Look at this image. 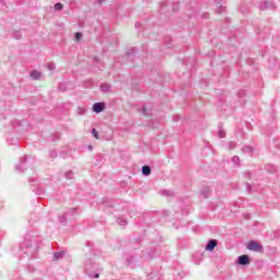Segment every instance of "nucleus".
<instances>
[{
	"mask_svg": "<svg viewBox=\"0 0 280 280\" xmlns=\"http://www.w3.org/2000/svg\"><path fill=\"white\" fill-rule=\"evenodd\" d=\"M65 257V252H55L52 254V261H58V259H62Z\"/></svg>",
	"mask_w": 280,
	"mask_h": 280,
	"instance_id": "14",
	"label": "nucleus"
},
{
	"mask_svg": "<svg viewBox=\"0 0 280 280\" xmlns=\"http://www.w3.org/2000/svg\"><path fill=\"white\" fill-rule=\"evenodd\" d=\"M255 152V149H253V147L250 145H245L242 148V153L243 154H249L252 155Z\"/></svg>",
	"mask_w": 280,
	"mask_h": 280,
	"instance_id": "12",
	"label": "nucleus"
},
{
	"mask_svg": "<svg viewBox=\"0 0 280 280\" xmlns=\"http://www.w3.org/2000/svg\"><path fill=\"white\" fill-rule=\"evenodd\" d=\"M228 148L229 150H235V148H237V143H235L234 141H231L228 143Z\"/></svg>",
	"mask_w": 280,
	"mask_h": 280,
	"instance_id": "27",
	"label": "nucleus"
},
{
	"mask_svg": "<svg viewBox=\"0 0 280 280\" xmlns=\"http://www.w3.org/2000/svg\"><path fill=\"white\" fill-rule=\"evenodd\" d=\"M69 214H67V212H65L61 217H59V222L60 224H65L67 222V217Z\"/></svg>",
	"mask_w": 280,
	"mask_h": 280,
	"instance_id": "24",
	"label": "nucleus"
},
{
	"mask_svg": "<svg viewBox=\"0 0 280 280\" xmlns=\"http://www.w3.org/2000/svg\"><path fill=\"white\" fill-rule=\"evenodd\" d=\"M43 194H45V191L43 190V188H37L36 195H37V196H43Z\"/></svg>",
	"mask_w": 280,
	"mask_h": 280,
	"instance_id": "37",
	"label": "nucleus"
},
{
	"mask_svg": "<svg viewBox=\"0 0 280 280\" xmlns=\"http://www.w3.org/2000/svg\"><path fill=\"white\" fill-rule=\"evenodd\" d=\"M260 10H268V2L260 3Z\"/></svg>",
	"mask_w": 280,
	"mask_h": 280,
	"instance_id": "35",
	"label": "nucleus"
},
{
	"mask_svg": "<svg viewBox=\"0 0 280 280\" xmlns=\"http://www.w3.org/2000/svg\"><path fill=\"white\" fill-rule=\"evenodd\" d=\"M147 259H154V255H152V253H149Z\"/></svg>",
	"mask_w": 280,
	"mask_h": 280,
	"instance_id": "42",
	"label": "nucleus"
},
{
	"mask_svg": "<svg viewBox=\"0 0 280 280\" xmlns=\"http://www.w3.org/2000/svg\"><path fill=\"white\" fill-rule=\"evenodd\" d=\"M32 163H34V159L27 155H24L23 158L20 159L19 164L15 165V171L20 172V174H23L25 170H27L28 167H32Z\"/></svg>",
	"mask_w": 280,
	"mask_h": 280,
	"instance_id": "3",
	"label": "nucleus"
},
{
	"mask_svg": "<svg viewBox=\"0 0 280 280\" xmlns=\"http://www.w3.org/2000/svg\"><path fill=\"white\" fill-rule=\"evenodd\" d=\"M106 110V103L98 102L93 104V113H96V115H100V113H104Z\"/></svg>",
	"mask_w": 280,
	"mask_h": 280,
	"instance_id": "5",
	"label": "nucleus"
},
{
	"mask_svg": "<svg viewBox=\"0 0 280 280\" xmlns=\"http://www.w3.org/2000/svg\"><path fill=\"white\" fill-rule=\"evenodd\" d=\"M34 180H36V179L30 178V179H28V183H34Z\"/></svg>",
	"mask_w": 280,
	"mask_h": 280,
	"instance_id": "49",
	"label": "nucleus"
},
{
	"mask_svg": "<svg viewBox=\"0 0 280 280\" xmlns=\"http://www.w3.org/2000/svg\"><path fill=\"white\" fill-rule=\"evenodd\" d=\"M92 135H93L94 139H100V133L97 132V129L93 128Z\"/></svg>",
	"mask_w": 280,
	"mask_h": 280,
	"instance_id": "29",
	"label": "nucleus"
},
{
	"mask_svg": "<svg viewBox=\"0 0 280 280\" xmlns=\"http://www.w3.org/2000/svg\"><path fill=\"white\" fill-rule=\"evenodd\" d=\"M97 270H100V268L95 266L92 259H88L85 261V275H88L90 279H100V273H97Z\"/></svg>",
	"mask_w": 280,
	"mask_h": 280,
	"instance_id": "2",
	"label": "nucleus"
},
{
	"mask_svg": "<svg viewBox=\"0 0 280 280\" xmlns=\"http://www.w3.org/2000/svg\"><path fill=\"white\" fill-rule=\"evenodd\" d=\"M62 8H63L62 3H61V2H57V3L55 4V7H54V10H55L56 12H62Z\"/></svg>",
	"mask_w": 280,
	"mask_h": 280,
	"instance_id": "22",
	"label": "nucleus"
},
{
	"mask_svg": "<svg viewBox=\"0 0 280 280\" xmlns=\"http://www.w3.org/2000/svg\"><path fill=\"white\" fill-rule=\"evenodd\" d=\"M13 38H15L16 40L21 39L23 36V33H21V31H13L12 34Z\"/></svg>",
	"mask_w": 280,
	"mask_h": 280,
	"instance_id": "20",
	"label": "nucleus"
},
{
	"mask_svg": "<svg viewBox=\"0 0 280 280\" xmlns=\"http://www.w3.org/2000/svg\"><path fill=\"white\" fill-rule=\"evenodd\" d=\"M59 91H67V86H65V83L59 84Z\"/></svg>",
	"mask_w": 280,
	"mask_h": 280,
	"instance_id": "38",
	"label": "nucleus"
},
{
	"mask_svg": "<svg viewBox=\"0 0 280 280\" xmlns=\"http://www.w3.org/2000/svg\"><path fill=\"white\" fill-rule=\"evenodd\" d=\"M222 12H224V7L220 4L217 9V14H222Z\"/></svg>",
	"mask_w": 280,
	"mask_h": 280,
	"instance_id": "34",
	"label": "nucleus"
},
{
	"mask_svg": "<svg viewBox=\"0 0 280 280\" xmlns=\"http://www.w3.org/2000/svg\"><path fill=\"white\" fill-rule=\"evenodd\" d=\"M238 97H246V91L245 90H240L237 93Z\"/></svg>",
	"mask_w": 280,
	"mask_h": 280,
	"instance_id": "32",
	"label": "nucleus"
},
{
	"mask_svg": "<svg viewBox=\"0 0 280 280\" xmlns=\"http://www.w3.org/2000/svg\"><path fill=\"white\" fill-rule=\"evenodd\" d=\"M116 223L119 225V226H126V224H128V221L124 218H117L116 219Z\"/></svg>",
	"mask_w": 280,
	"mask_h": 280,
	"instance_id": "18",
	"label": "nucleus"
},
{
	"mask_svg": "<svg viewBox=\"0 0 280 280\" xmlns=\"http://www.w3.org/2000/svg\"><path fill=\"white\" fill-rule=\"evenodd\" d=\"M77 113H78V115H85L86 114V107H78Z\"/></svg>",
	"mask_w": 280,
	"mask_h": 280,
	"instance_id": "26",
	"label": "nucleus"
},
{
	"mask_svg": "<svg viewBox=\"0 0 280 280\" xmlns=\"http://www.w3.org/2000/svg\"><path fill=\"white\" fill-rule=\"evenodd\" d=\"M141 115H144V117H150V115H152V113L148 112V107H145V105H143L140 109Z\"/></svg>",
	"mask_w": 280,
	"mask_h": 280,
	"instance_id": "19",
	"label": "nucleus"
},
{
	"mask_svg": "<svg viewBox=\"0 0 280 280\" xmlns=\"http://www.w3.org/2000/svg\"><path fill=\"white\" fill-rule=\"evenodd\" d=\"M167 3H170V1L164 2V3L161 4V10H162V11H163V8H165V7L167 5Z\"/></svg>",
	"mask_w": 280,
	"mask_h": 280,
	"instance_id": "43",
	"label": "nucleus"
},
{
	"mask_svg": "<svg viewBox=\"0 0 280 280\" xmlns=\"http://www.w3.org/2000/svg\"><path fill=\"white\" fill-rule=\"evenodd\" d=\"M101 91L102 93H108L110 91V84H107V83L101 84Z\"/></svg>",
	"mask_w": 280,
	"mask_h": 280,
	"instance_id": "17",
	"label": "nucleus"
},
{
	"mask_svg": "<svg viewBox=\"0 0 280 280\" xmlns=\"http://www.w3.org/2000/svg\"><path fill=\"white\" fill-rule=\"evenodd\" d=\"M31 78H32V80H40V78H43V73H40L37 70H32Z\"/></svg>",
	"mask_w": 280,
	"mask_h": 280,
	"instance_id": "11",
	"label": "nucleus"
},
{
	"mask_svg": "<svg viewBox=\"0 0 280 280\" xmlns=\"http://www.w3.org/2000/svg\"><path fill=\"white\" fill-rule=\"evenodd\" d=\"M178 11V7L173 5V12H177Z\"/></svg>",
	"mask_w": 280,
	"mask_h": 280,
	"instance_id": "45",
	"label": "nucleus"
},
{
	"mask_svg": "<svg viewBox=\"0 0 280 280\" xmlns=\"http://www.w3.org/2000/svg\"><path fill=\"white\" fill-rule=\"evenodd\" d=\"M199 196L207 200L209 196H211V188L209 186H205L200 189Z\"/></svg>",
	"mask_w": 280,
	"mask_h": 280,
	"instance_id": "8",
	"label": "nucleus"
},
{
	"mask_svg": "<svg viewBox=\"0 0 280 280\" xmlns=\"http://www.w3.org/2000/svg\"><path fill=\"white\" fill-rule=\"evenodd\" d=\"M68 215H78L79 209L78 208H71L69 211L66 212Z\"/></svg>",
	"mask_w": 280,
	"mask_h": 280,
	"instance_id": "21",
	"label": "nucleus"
},
{
	"mask_svg": "<svg viewBox=\"0 0 280 280\" xmlns=\"http://www.w3.org/2000/svg\"><path fill=\"white\" fill-rule=\"evenodd\" d=\"M43 242V236L38 235L36 232H28L25 235L24 242L20 246L13 247V255L19 257V259H25L28 257L32 259L38 253V247Z\"/></svg>",
	"mask_w": 280,
	"mask_h": 280,
	"instance_id": "1",
	"label": "nucleus"
},
{
	"mask_svg": "<svg viewBox=\"0 0 280 280\" xmlns=\"http://www.w3.org/2000/svg\"><path fill=\"white\" fill-rule=\"evenodd\" d=\"M5 0H0V10H7Z\"/></svg>",
	"mask_w": 280,
	"mask_h": 280,
	"instance_id": "30",
	"label": "nucleus"
},
{
	"mask_svg": "<svg viewBox=\"0 0 280 280\" xmlns=\"http://www.w3.org/2000/svg\"><path fill=\"white\" fill-rule=\"evenodd\" d=\"M246 190L247 191H252L253 190V186L250 184H246Z\"/></svg>",
	"mask_w": 280,
	"mask_h": 280,
	"instance_id": "40",
	"label": "nucleus"
},
{
	"mask_svg": "<svg viewBox=\"0 0 280 280\" xmlns=\"http://www.w3.org/2000/svg\"><path fill=\"white\" fill-rule=\"evenodd\" d=\"M178 119H180V117H179V116L174 117V118H173V121H178Z\"/></svg>",
	"mask_w": 280,
	"mask_h": 280,
	"instance_id": "48",
	"label": "nucleus"
},
{
	"mask_svg": "<svg viewBox=\"0 0 280 280\" xmlns=\"http://www.w3.org/2000/svg\"><path fill=\"white\" fill-rule=\"evenodd\" d=\"M66 178H67L68 180H72V179H73V173H72V171H68V172L66 173Z\"/></svg>",
	"mask_w": 280,
	"mask_h": 280,
	"instance_id": "28",
	"label": "nucleus"
},
{
	"mask_svg": "<svg viewBox=\"0 0 280 280\" xmlns=\"http://www.w3.org/2000/svg\"><path fill=\"white\" fill-rule=\"evenodd\" d=\"M106 0H97L98 3H104Z\"/></svg>",
	"mask_w": 280,
	"mask_h": 280,
	"instance_id": "50",
	"label": "nucleus"
},
{
	"mask_svg": "<svg viewBox=\"0 0 280 280\" xmlns=\"http://www.w3.org/2000/svg\"><path fill=\"white\" fill-rule=\"evenodd\" d=\"M266 172H268L269 174H275V172H277V166L272 165V164H267L265 166Z\"/></svg>",
	"mask_w": 280,
	"mask_h": 280,
	"instance_id": "16",
	"label": "nucleus"
},
{
	"mask_svg": "<svg viewBox=\"0 0 280 280\" xmlns=\"http://www.w3.org/2000/svg\"><path fill=\"white\" fill-rule=\"evenodd\" d=\"M217 2V5H220V3H222V1L224 0H214Z\"/></svg>",
	"mask_w": 280,
	"mask_h": 280,
	"instance_id": "47",
	"label": "nucleus"
},
{
	"mask_svg": "<svg viewBox=\"0 0 280 280\" xmlns=\"http://www.w3.org/2000/svg\"><path fill=\"white\" fill-rule=\"evenodd\" d=\"M126 264L129 266V268H137V266H139V257L129 256L126 259Z\"/></svg>",
	"mask_w": 280,
	"mask_h": 280,
	"instance_id": "6",
	"label": "nucleus"
},
{
	"mask_svg": "<svg viewBox=\"0 0 280 280\" xmlns=\"http://www.w3.org/2000/svg\"><path fill=\"white\" fill-rule=\"evenodd\" d=\"M135 27L136 30H139L141 27V22H136Z\"/></svg>",
	"mask_w": 280,
	"mask_h": 280,
	"instance_id": "41",
	"label": "nucleus"
},
{
	"mask_svg": "<svg viewBox=\"0 0 280 280\" xmlns=\"http://www.w3.org/2000/svg\"><path fill=\"white\" fill-rule=\"evenodd\" d=\"M89 150H93V145H89Z\"/></svg>",
	"mask_w": 280,
	"mask_h": 280,
	"instance_id": "52",
	"label": "nucleus"
},
{
	"mask_svg": "<svg viewBox=\"0 0 280 280\" xmlns=\"http://www.w3.org/2000/svg\"><path fill=\"white\" fill-rule=\"evenodd\" d=\"M94 61L100 62V59L97 57L94 58Z\"/></svg>",
	"mask_w": 280,
	"mask_h": 280,
	"instance_id": "51",
	"label": "nucleus"
},
{
	"mask_svg": "<svg viewBox=\"0 0 280 280\" xmlns=\"http://www.w3.org/2000/svg\"><path fill=\"white\" fill-rule=\"evenodd\" d=\"M48 69H49L50 71H54V69H56V65H54V63H48Z\"/></svg>",
	"mask_w": 280,
	"mask_h": 280,
	"instance_id": "39",
	"label": "nucleus"
},
{
	"mask_svg": "<svg viewBox=\"0 0 280 280\" xmlns=\"http://www.w3.org/2000/svg\"><path fill=\"white\" fill-rule=\"evenodd\" d=\"M5 234V232H3L2 230H0V240L2 238V236Z\"/></svg>",
	"mask_w": 280,
	"mask_h": 280,
	"instance_id": "46",
	"label": "nucleus"
},
{
	"mask_svg": "<svg viewBox=\"0 0 280 280\" xmlns=\"http://www.w3.org/2000/svg\"><path fill=\"white\" fill-rule=\"evenodd\" d=\"M49 156H50V159H56L58 156V151H54V150L50 151Z\"/></svg>",
	"mask_w": 280,
	"mask_h": 280,
	"instance_id": "31",
	"label": "nucleus"
},
{
	"mask_svg": "<svg viewBox=\"0 0 280 280\" xmlns=\"http://www.w3.org/2000/svg\"><path fill=\"white\" fill-rule=\"evenodd\" d=\"M74 38H75V40H81L82 39V33H80V32L75 33Z\"/></svg>",
	"mask_w": 280,
	"mask_h": 280,
	"instance_id": "36",
	"label": "nucleus"
},
{
	"mask_svg": "<svg viewBox=\"0 0 280 280\" xmlns=\"http://www.w3.org/2000/svg\"><path fill=\"white\" fill-rule=\"evenodd\" d=\"M142 174L143 176H150V174H152V167H150V165H144L142 166Z\"/></svg>",
	"mask_w": 280,
	"mask_h": 280,
	"instance_id": "15",
	"label": "nucleus"
},
{
	"mask_svg": "<svg viewBox=\"0 0 280 280\" xmlns=\"http://www.w3.org/2000/svg\"><path fill=\"white\" fill-rule=\"evenodd\" d=\"M137 54H139V51L137 50V48H131L126 52V57L127 60H135Z\"/></svg>",
	"mask_w": 280,
	"mask_h": 280,
	"instance_id": "10",
	"label": "nucleus"
},
{
	"mask_svg": "<svg viewBox=\"0 0 280 280\" xmlns=\"http://www.w3.org/2000/svg\"><path fill=\"white\" fill-rule=\"evenodd\" d=\"M244 177L250 179L253 178V173L250 171H247L244 173Z\"/></svg>",
	"mask_w": 280,
	"mask_h": 280,
	"instance_id": "33",
	"label": "nucleus"
},
{
	"mask_svg": "<svg viewBox=\"0 0 280 280\" xmlns=\"http://www.w3.org/2000/svg\"><path fill=\"white\" fill-rule=\"evenodd\" d=\"M202 19H209V13H203Z\"/></svg>",
	"mask_w": 280,
	"mask_h": 280,
	"instance_id": "44",
	"label": "nucleus"
},
{
	"mask_svg": "<svg viewBox=\"0 0 280 280\" xmlns=\"http://www.w3.org/2000/svg\"><path fill=\"white\" fill-rule=\"evenodd\" d=\"M236 262L238 264V266H248V264H250V256L241 255L237 257Z\"/></svg>",
	"mask_w": 280,
	"mask_h": 280,
	"instance_id": "7",
	"label": "nucleus"
},
{
	"mask_svg": "<svg viewBox=\"0 0 280 280\" xmlns=\"http://www.w3.org/2000/svg\"><path fill=\"white\" fill-rule=\"evenodd\" d=\"M215 246H218V240L212 238L208 241L206 245V250H208L209 253H213V250H215Z\"/></svg>",
	"mask_w": 280,
	"mask_h": 280,
	"instance_id": "9",
	"label": "nucleus"
},
{
	"mask_svg": "<svg viewBox=\"0 0 280 280\" xmlns=\"http://www.w3.org/2000/svg\"><path fill=\"white\" fill-rule=\"evenodd\" d=\"M232 163H233L234 165H237V167H240V156L234 155V156L232 158Z\"/></svg>",
	"mask_w": 280,
	"mask_h": 280,
	"instance_id": "25",
	"label": "nucleus"
},
{
	"mask_svg": "<svg viewBox=\"0 0 280 280\" xmlns=\"http://www.w3.org/2000/svg\"><path fill=\"white\" fill-rule=\"evenodd\" d=\"M247 249L253 250L254 253H264V246L257 241H249L247 244Z\"/></svg>",
	"mask_w": 280,
	"mask_h": 280,
	"instance_id": "4",
	"label": "nucleus"
},
{
	"mask_svg": "<svg viewBox=\"0 0 280 280\" xmlns=\"http://www.w3.org/2000/svg\"><path fill=\"white\" fill-rule=\"evenodd\" d=\"M219 139H224L226 137V132L220 127L218 132Z\"/></svg>",
	"mask_w": 280,
	"mask_h": 280,
	"instance_id": "23",
	"label": "nucleus"
},
{
	"mask_svg": "<svg viewBox=\"0 0 280 280\" xmlns=\"http://www.w3.org/2000/svg\"><path fill=\"white\" fill-rule=\"evenodd\" d=\"M161 195L165 196L166 198H174V196H176V194L170 189L162 190Z\"/></svg>",
	"mask_w": 280,
	"mask_h": 280,
	"instance_id": "13",
	"label": "nucleus"
}]
</instances>
